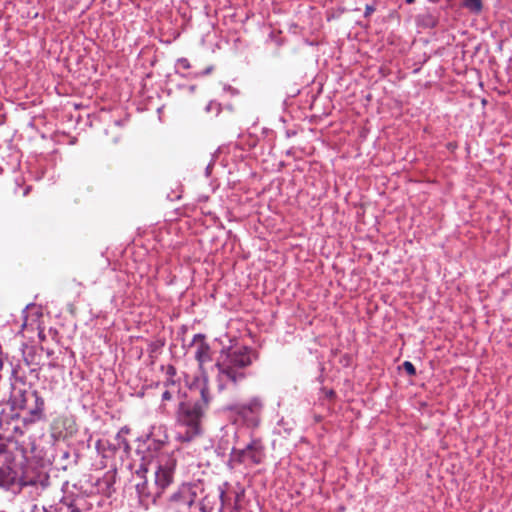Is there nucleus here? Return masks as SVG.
Returning a JSON list of instances; mask_svg holds the SVG:
<instances>
[{"instance_id":"nucleus-1","label":"nucleus","mask_w":512,"mask_h":512,"mask_svg":"<svg viewBox=\"0 0 512 512\" xmlns=\"http://www.w3.org/2000/svg\"><path fill=\"white\" fill-rule=\"evenodd\" d=\"M211 402L206 384L200 388V399L195 402H181L176 413L177 439L190 442L202 434V422Z\"/></svg>"},{"instance_id":"nucleus-2","label":"nucleus","mask_w":512,"mask_h":512,"mask_svg":"<svg viewBox=\"0 0 512 512\" xmlns=\"http://www.w3.org/2000/svg\"><path fill=\"white\" fill-rule=\"evenodd\" d=\"M252 351L247 347L221 351L216 367L219 390L236 388L248 376L246 370L252 364Z\"/></svg>"},{"instance_id":"nucleus-3","label":"nucleus","mask_w":512,"mask_h":512,"mask_svg":"<svg viewBox=\"0 0 512 512\" xmlns=\"http://www.w3.org/2000/svg\"><path fill=\"white\" fill-rule=\"evenodd\" d=\"M32 465L30 450L20 447L14 451L11 466L0 467V487L12 489L14 492L22 486L32 483Z\"/></svg>"},{"instance_id":"nucleus-4","label":"nucleus","mask_w":512,"mask_h":512,"mask_svg":"<svg viewBox=\"0 0 512 512\" xmlns=\"http://www.w3.org/2000/svg\"><path fill=\"white\" fill-rule=\"evenodd\" d=\"M202 492L200 484H183L170 496L169 507L175 512H187Z\"/></svg>"},{"instance_id":"nucleus-5","label":"nucleus","mask_w":512,"mask_h":512,"mask_svg":"<svg viewBox=\"0 0 512 512\" xmlns=\"http://www.w3.org/2000/svg\"><path fill=\"white\" fill-rule=\"evenodd\" d=\"M264 456V446L261 441L252 440L244 449L233 450L231 461L257 465L263 461Z\"/></svg>"},{"instance_id":"nucleus-6","label":"nucleus","mask_w":512,"mask_h":512,"mask_svg":"<svg viewBox=\"0 0 512 512\" xmlns=\"http://www.w3.org/2000/svg\"><path fill=\"white\" fill-rule=\"evenodd\" d=\"M13 437L16 444L15 450L25 447L30 450V455L32 454L31 420L29 418L24 417L15 420Z\"/></svg>"},{"instance_id":"nucleus-7","label":"nucleus","mask_w":512,"mask_h":512,"mask_svg":"<svg viewBox=\"0 0 512 512\" xmlns=\"http://www.w3.org/2000/svg\"><path fill=\"white\" fill-rule=\"evenodd\" d=\"M76 432V421L71 416L58 417L51 424V436L54 440L72 437Z\"/></svg>"},{"instance_id":"nucleus-8","label":"nucleus","mask_w":512,"mask_h":512,"mask_svg":"<svg viewBox=\"0 0 512 512\" xmlns=\"http://www.w3.org/2000/svg\"><path fill=\"white\" fill-rule=\"evenodd\" d=\"M173 460L167 459L165 464H161L155 472L154 488L157 499L161 497L165 489L173 482Z\"/></svg>"},{"instance_id":"nucleus-9","label":"nucleus","mask_w":512,"mask_h":512,"mask_svg":"<svg viewBox=\"0 0 512 512\" xmlns=\"http://www.w3.org/2000/svg\"><path fill=\"white\" fill-rule=\"evenodd\" d=\"M195 347V358L202 365L210 360V346L205 342V337L202 334H197L192 342Z\"/></svg>"},{"instance_id":"nucleus-10","label":"nucleus","mask_w":512,"mask_h":512,"mask_svg":"<svg viewBox=\"0 0 512 512\" xmlns=\"http://www.w3.org/2000/svg\"><path fill=\"white\" fill-rule=\"evenodd\" d=\"M167 374L170 378L164 383L165 390L162 393L163 402L173 400L180 394V383L172 378L175 375L174 367H168Z\"/></svg>"},{"instance_id":"nucleus-11","label":"nucleus","mask_w":512,"mask_h":512,"mask_svg":"<svg viewBox=\"0 0 512 512\" xmlns=\"http://www.w3.org/2000/svg\"><path fill=\"white\" fill-rule=\"evenodd\" d=\"M217 500H220L221 506L223 507L225 504V492L223 490L219 489L214 493H209L205 495L199 502L200 510L202 512H211Z\"/></svg>"},{"instance_id":"nucleus-12","label":"nucleus","mask_w":512,"mask_h":512,"mask_svg":"<svg viewBox=\"0 0 512 512\" xmlns=\"http://www.w3.org/2000/svg\"><path fill=\"white\" fill-rule=\"evenodd\" d=\"M136 490L142 499L151 500L153 503H156L157 496L154 484L150 486L145 477H143V480L141 482L136 484Z\"/></svg>"},{"instance_id":"nucleus-13","label":"nucleus","mask_w":512,"mask_h":512,"mask_svg":"<svg viewBox=\"0 0 512 512\" xmlns=\"http://www.w3.org/2000/svg\"><path fill=\"white\" fill-rule=\"evenodd\" d=\"M262 409V402L259 398L251 399L247 404L239 406L237 412L246 417L248 413L256 414Z\"/></svg>"},{"instance_id":"nucleus-14","label":"nucleus","mask_w":512,"mask_h":512,"mask_svg":"<svg viewBox=\"0 0 512 512\" xmlns=\"http://www.w3.org/2000/svg\"><path fill=\"white\" fill-rule=\"evenodd\" d=\"M44 400L42 398L36 397L35 407H34V422L38 419H42L44 417Z\"/></svg>"},{"instance_id":"nucleus-15","label":"nucleus","mask_w":512,"mask_h":512,"mask_svg":"<svg viewBox=\"0 0 512 512\" xmlns=\"http://www.w3.org/2000/svg\"><path fill=\"white\" fill-rule=\"evenodd\" d=\"M463 4L466 8L475 12L480 11L482 8L481 0H465Z\"/></svg>"},{"instance_id":"nucleus-16","label":"nucleus","mask_w":512,"mask_h":512,"mask_svg":"<svg viewBox=\"0 0 512 512\" xmlns=\"http://www.w3.org/2000/svg\"><path fill=\"white\" fill-rule=\"evenodd\" d=\"M403 367H404L405 371H406L409 375L413 376V375H415V374H416V369H415L414 365H413L411 362H409V361H405V362L403 363Z\"/></svg>"},{"instance_id":"nucleus-17","label":"nucleus","mask_w":512,"mask_h":512,"mask_svg":"<svg viewBox=\"0 0 512 512\" xmlns=\"http://www.w3.org/2000/svg\"><path fill=\"white\" fill-rule=\"evenodd\" d=\"M7 459H8V455L6 452V447L3 443L0 442V464L6 463Z\"/></svg>"},{"instance_id":"nucleus-18","label":"nucleus","mask_w":512,"mask_h":512,"mask_svg":"<svg viewBox=\"0 0 512 512\" xmlns=\"http://www.w3.org/2000/svg\"><path fill=\"white\" fill-rule=\"evenodd\" d=\"M406 2H407L408 4H412V3H414V2H415V0H406Z\"/></svg>"},{"instance_id":"nucleus-19","label":"nucleus","mask_w":512,"mask_h":512,"mask_svg":"<svg viewBox=\"0 0 512 512\" xmlns=\"http://www.w3.org/2000/svg\"><path fill=\"white\" fill-rule=\"evenodd\" d=\"M28 191H29V187L25 189V191H24V195H27V194H28Z\"/></svg>"},{"instance_id":"nucleus-20","label":"nucleus","mask_w":512,"mask_h":512,"mask_svg":"<svg viewBox=\"0 0 512 512\" xmlns=\"http://www.w3.org/2000/svg\"><path fill=\"white\" fill-rule=\"evenodd\" d=\"M27 325V317L25 318L24 326Z\"/></svg>"},{"instance_id":"nucleus-21","label":"nucleus","mask_w":512,"mask_h":512,"mask_svg":"<svg viewBox=\"0 0 512 512\" xmlns=\"http://www.w3.org/2000/svg\"><path fill=\"white\" fill-rule=\"evenodd\" d=\"M44 512H54V511H47V510L44 509Z\"/></svg>"}]
</instances>
